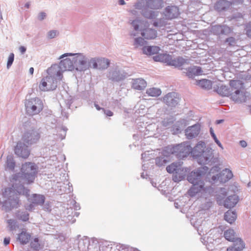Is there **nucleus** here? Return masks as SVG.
<instances>
[{
  "label": "nucleus",
  "instance_id": "nucleus-56",
  "mask_svg": "<svg viewBox=\"0 0 251 251\" xmlns=\"http://www.w3.org/2000/svg\"><path fill=\"white\" fill-rule=\"evenodd\" d=\"M128 11L133 16H137L139 15L138 12L135 9L130 10Z\"/></svg>",
  "mask_w": 251,
  "mask_h": 251
},
{
  "label": "nucleus",
  "instance_id": "nucleus-50",
  "mask_svg": "<svg viewBox=\"0 0 251 251\" xmlns=\"http://www.w3.org/2000/svg\"><path fill=\"white\" fill-rule=\"evenodd\" d=\"M43 209L46 211H51V206L49 202H47L45 203L43 207Z\"/></svg>",
  "mask_w": 251,
  "mask_h": 251
},
{
  "label": "nucleus",
  "instance_id": "nucleus-24",
  "mask_svg": "<svg viewBox=\"0 0 251 251\" xmlns=\"http://www.w3.org/2000/svg\"><path fill=\"white\" fill-rule=\"evenodd\" d=\"M146 81L142 78H138L132 79V88L138 90H144L147 87Z\"/></svg>",
  "mask_w": 251,
  "mask_h": 251
},
{
  "label": "nucleus",
  "instance_id": "nucleus-59",
  "mask_svg": "<svg viewBox=\"0 0 251 251\" xmlns=\"http://www.w3.org/2000/svg\"><path fill=\"white\" fill-rule=\"evenodd\" d=\"M240 145L243 148H245L247 146V142L245 141L241 140V141H240Z\"/></svg>",
  "mask_w": 251,
  "mask_h": 251
},
{
  "label": "nucleus",
  "instance_id": "nucleus-3",
  "mask_svg": "<svg viewBox=\"0 0 251 251\" xmlns=\"http://www.w3.org/2000/svg\"><path fill=\"white\" fill-rule=\"evenodd\" d=\"M19 200L12 188L2 189L0 193V205L2 210L9 212L14 208H17Z\"/></svg>",
  "mask_w": 251,
  "mask_h": 251
},
{
  "label": "nucleus",
  "instance_id": "nucleus-18",
  "mask_svg": "<svg viewBox=\"0 0 251 251\" xmlns=\"http://www.w3.org/2000/svg\"><path fill=\"white\" fill-rule=\"evenodd\" d=\"M25 143L22 141L18 142L15 147L14 152L19 157L27 158L29 155L30 151Z\"/></svg>",
  "mask_w": 251,
  "mask_h": 251
},
{
  "label": "nucleus",
  "instance_id": "nucleus-17",
  "mask_svg": "<svg viewBox=\"0 0 251 251\" xmlns=\"http://www.w3.org/2000/svg\"><path fill=\"white\" fill-rule=\"evenodd\" d=\"M107 77L112 81L119 82L124 80L127 76V73L124 70L115 68L110 71Z\"/></svg>",
  "mask_w": 251,
  "mask_h": 251
},
{
  "label": "nucleus",
  "instance_id": "nucleus-27",
  "mask_svg": "<svg viewBox=\"0 0 251 251\" xmlns=\"http://www.w3.org/2000/svg\"><path fill=\"white\" fill-rule=\"evenodd\" d=\"M185 176V172L181 168H174V181L177 182L183 179Z\"/></svg>",
  "mask_w": 251,
  "mask_h": 251
},
{
  "label": "nucleus",
  "instance_id": "nucleus-41",
  "mask_svg": "<svg viewBox=\"0 0 251 251\" xmlns=\"http://www.w3.org/2000/svg\"><path fill=\"white\" fill-rule=\"evenodd\" d=\"M8 225V227L11 231H13L18 227L17 222L13 219H9L6 221Z\"/></svg>",
  "mask_w": 251,
  "mask_h": 251
},
{
  "label": "nucleus",
  "instance_id": "nucleus-40",
  "mask_svg": "<svg viewBox=\"0 0 251 251\" xmlns=\"http://www.w3.org/2000/svg\"><path fill=\"white\" fill-rule=\"evenodd\" d=\"M17 217L19 220L26 222L29 219V214L26 212L19 211L17 213Z\"/></svg>",
  "mask_w": 251,
  "mask_h": 251
},
{
  "label": "nucleus",
  "instance_id": "nucleus-51",
  "mask_svg": "<svg viewBox=\"0 0 251 251\" xmlns=\"http://www.w3.org/2000/svg\"><path fill=\"white\" fill-rule=\"evenodd\" d=\"M227 2L226 1H219L216 4V8L217 9H221L222 10H224L225 9V7H221V6L224 4L225 3H226Z\"/></svg>",
  "mask_w": 251,
  "mask_h": 251
},
{
  "label": "nucleus",
  "instance_id": "nucleus-43",
  "mask_svg": "<svg viewBox=\"0 0 251 251\" xmlns=\"http://www.w3.org/2000/svg\"><path fill=\"white\" fill-rule=\"evenodd\" d=\"M205 148V144L203 142L199 143L195 147L194 150L198 151L200 153H202V156H204L203 150Z\"/></svg>",
  "mask_w": 251,
  "mask_h": 251
},
{
  "label": "nucleus",
  "instance_id": "nucleus-47",
  "mask_svg": "<svg viewBox=\"0 0 251 251\" xmlns=\"http://www.w3.org/2000/svg\"><path fill=\"white\" fill-rule=\"evenodd\" d=\"M70 205V207L74 208L75 210H79L80 209L79 204L77 203L75 200L71 201Z\"/></svg>",
  "mask_w": 251,
  "mask_h": 251
},
{
  "label": "nucleus",
  "instance_id": "nucleus-32",
  "mask_svg": "<svg viewBox=\"0 0 251 251\" xmlns=\"http://www.w3.org/2000/svg\"><path fill=\"white\" fill-rule=\"evenodd\" d=\"M224 236L225 238L229 241L234 243L236 239H239V238H236L235 233L232 229H229L225 231Z\"/></svg>",
  "mask_w": 251,
  "mask_h": 251
},
{
  "label": "nucleus",
  "instance_id": "nucleus-33",
  "mask_svg": "<svg viewBox=\"0 0 251 251\" xmlns=\"http://www.w3.org/2000/svg\"><path fill=\"white\" fill-rule=\"evenodd\" d=\"M237 218V214L234 211L228 210L225 214V219L230 224H232Z\"/></svg>",
  "mask_w": 251,
  "mask_h": 251
},
{
  "label": "nucleus",
  "instance_id": "nucleus-4",
  "mask_svg": "<svg viewBox=\"0 0 251 251\" xmlns=\"http://www.w3.org/2000/svg\"><path fill=\"white\" fill-rule=\"evenodd\" d=\"M16 190L20 194L25 195L27 198V201L30 202V204L25 206L26 210L32 211L34 209L36 205H42L44 204L45 200V197L43 195L34 194L29 196V190L25 188L22 185H20L16 187Z\"/></svg>",
  "mask_w": 251,
  "mask_h": 251
},
{
  "label": "nucleus",
  "instance_id": "nucleus-63",
  "mask_svg": "<svg viewBox=\"0 0 251 251\" xmlns=\"http://www.w3.org/2000/svg\"><path fill=\"white\" fill-rule=\"evenodd\" d=\"M34 72V68L33 67H31L29 68V72L31 75H32L33 74Z\"/></svg>",
  "mask_w": 251,
  "mask_h": 251
},
{
  "label": "nucleus",
  "instance_id": "nucleus-15",
  "mask_svg": "<svg viewBox=\"0 0 251 251\" xmlns=\"http://www.w3.org/2000/svg\"><path fill=\"white\" fill-rule=\"evenodd\" d=\"M164 17L155 21L153 25L155 27H162L166 25L168 23L167 21H171L173 19V6H168L163 12Z\"/></svg>",
  "mask_w": 251,
  "mask_h": 251
},
{
  "label": "nucleus",
  "instance_id": "nucleus-8",
  "mask_svg": "<svg viewBox=\"0 0 251 251\" xmlns=\"http://www.w3.org/2000/svg\"><path fill=\"white\" fill-rule=\"evenodd\" d=\"M158 155L156 157L155 164L158 167L165 166L171 162L173 156V147L168 146L161 150H157Z\"/></svg>",
  "mask_w": 251,
  "mask_h": 251
},
{
  "label": "nucleus",
  "instance_id": "nucleus-6",
  "mask_svg": "<svg viewBox=\"0 0 251 251\" xmlns=\"http://www.w3.org/2000/svg\"><path fill=\"white\" fill-rule=\"evenodd\" d=\"M38 167L31 162H25L21 168L22 176L21 179L27 184L32 183L37 173Z\"/></svg>",
  "mask_w": 251,
  "mask_h": 251
},
{
  "label": "nucleus",
  "instance_id": "nucleus-30",
  "mask_svg": "<svg viewBox=\"0 0 251 251\" xmlns=\"http://www.w3.org/2000/svg\"><path fill=\"white\" fill-rule=\"evenodd\" d=\"M233 176V174L231 170L228 169H225L223 171L222 175L218 176V178L219 179L221 176V181L226 182L232 178Z\"/></svg>",
  "mask_w": 251,
  "mask_h": 251
},
{
  "label": "nucleus",
  "instance_id": "nucleus-44",
  "mask_svg": "<svg viewBox=\"0 0 251 251\" xmlns=\"http://www.w3.org/2000/svg\"><path fill=\"white\" fill-rule=\"evenodd\" d=\"M59 35V31L57 30H51L47 33V37L49 39H53Z\"/></svg>",
  "mask_w": 251,
  "mask_h": 251
},
{
  "label": "nucleus",
  "instance_id": "nucleus-37",
  "mask_svg": "<svg viewBox=\"0 0 251 251\" xmlns=\"http://www.w3.org/2000/svg\"><path fill=\"white\" fill-rule=\"evenodd\" d=\"M143 23L145 26H149V23L148 21H141L140 20L136 19L132 21L131 24L133 26L135 31H138L139 29V24Z\"/></svg>",
  "mask_w": 251,
  "mask_h": 251
},
{
  "label": "nucleus",
  "instance_id": "nucleus-38",
  "mask_svg": "<svg viewBox=\"0 0 251 251\" xmlns=\"http://www.w3.org/2000/svg\"><path fill=\"white\" fill-rule=\"evenodd\" d=\"M146 43L147 42L142 37H138L134 39L133 45L135 48H138L144 46Z\"/></svg>",
  "mask_w": 251,
  "mask_h": 251
},
{
  "label": "nucleus",
  "instance_id": "nucleus-62",
  "mask_svg": "<svg viewBox=\"0 0 251 251\" xmlns=\"http://www.w3.org/2000/svg\"><path fill=\"white\" fill-rule=\"evenodd\" d=\"M94 105H95V107H96V108L98 110H100V109L102 110V108H101L100 106L97 104V103H95L94 104Z\"/></svg>",
  "mask_w": 251,
  "mask_h": 251
},
{
  "label": "nucleus",
  "instance_id": "nucleus-26",
  "mask_svg": "<svg viewBox=\"0 0 251 251\" xmlns=\"http://www.w3.org/2000/svg\"><path fill=\"white\" fill-rule=\"evenodd\" d=\"M31 238V235L25 230H23L18 235L17 240L22 244H26L28 243Z\"/></svg>",
  "mask_w": 251,
  "mask_h": 251
},
{
  "label": "nucleus",
  "instance_id": "nucleus-12",
  "mask_svg": "<svg viewBox=\"0 0 251 251\" xmlns=\"http://www.w3.org/2000/svg\"><path fill=\"white\" fill-rule=\"evenodd\" d=\"M60 60V61L58 65H52L47 70L48 76L51 77L53 79L56 81L57 79L61 80L63 77L62 72L66 71L68 72V70H64L62 68V66L61 65L62 59Z\"/></svg>",
  "mask_w": 251,
  "mask_h": 251
},
{
  "label": "nucleus",
  "instance_id": "nucleus-45",
  "mask_svg": "<svg viewBox=\"0 0 251 251\" xmlns=\"http://www.w3.org/2000/svg\"><path fill=\"white\" fill-rule=\"evenodd\" d=\"M184 126L183 123L178 122L176 123V125L174 126V133H178Z\"/></svg>",
  "mask_w": 251,
  "mask_h": 251
},
{
  "label": "nucleus",
  "instance_id": "nucleus-34",
  "mask_svg": "<svg viewBox=\"0 0 251 251\" xmlns=\"http://www.w3.org/2000/svg\"><path fill=\"white\" fill-rule=\"evenodd\" d=\"M197 84L201 88L205 89H210L212 87V81L206 79L198 81Z\"/></svg>",
  "mask_w": 251,
  "mask_h": 251
},
{
  "label": "nucleus",
  "instance_id": "nucleus-13",
  "mask_svg": "<svg viewBox=\"0 0 251 251\" xmlns=\"http://www.w3.org/2000/svg\"><path fill=\"white\" fill-rule=\"evenodd\" d=\"M217 201L219 205H223L227 208H230L237 204L239 201V198L235 194L226 198H223L221 196H219L217 198Z\"/></svg>",
  "mask_w": 251,
  "mask_h": 251
},
{
  "label": "nucleus",
  "instance_id": "nucleus-58",
  "mask_svg": "<svg viewBox=\"0 0 251 251\" xmlns=\"http://www.w3.org/2000/svg\"><path fill=\"white\" fill-rule=\"evenodd\" d=\"M26 48L24 46H21L19 48V50L22 54H24L26 51Z\"/></svg>",
  "mask_w": 251,
  "mask_h": 251
},
{
  "label": "nucleus",
  "instance_id": "nucleus-5",
  "mask_svg": "<svg viewBox=\"0 0 251 251\" xmlns=\"http://www.w3.org/2000/svg\"><path fill=\"white\" fill-rule=\"evenodd\" d=\"M205 168L206 171H207L208 168L205 167ZM201 169L205 170V168L203 167L198 170L197 172H192L187 177L188 180L193 184V186L189 191V195L191 196H194L196 193L204 190V183L201 181V178L202 175H204L205 173Z\"/></svg>",
  "mask_w": 251,
  "mask_h": 251
},
{
  "label": "nucleus",
  "instance_id": "nucleus-53",
  "mask_svg": "<svg viewBox=\"0 0 251 251\" xmlns=\"http://www.w3.org/2000/svg\"><path fill=\"white\" fill-rule=\"evenodd\" d=\"M172 121H169L168 120H164L162 122V124L164 127H168L169 125L172 124Z\"/></svg>",
  "mask_w": 251,
  "mask_h": 251
},
{
  "label": "nucleus",
  "instance_id": "nucleus-46",
  "mask_svg": "<svg viewBox=\"0 0 251 251\" xmlns=\"http://www.w3.org/2000/svg\"><path fill=\"white\" fill-rule=\"evenodd\" d=\"M14 60V54L13 53H10L7 59L6 67L7 69H9L13 64Z\"/></svg>",
  "mask_w": 251,
  "mask_h": 251
},
{
  "label": "nucleus",
  "instance_id": "nucleus-35",
  "mask_svg": "<svg viewBox=\"0 0 251 251\" xmlns=\"http://www.w3.org/2000/svg\"><path fill=\"white\" fill-rule=\"evenodd\" d=\"M161 93L160 89L155 87L150 88L146 90L147 94L151 97H158L161 94Z\"/></svg>",
  "mask_w": 251,
  "mask_h": 251
},
{
  "label": "nucleus",
  "instance_id": "nucleus-42",
  "mask_svg": "<svg viewBox=\"0 0 251 251\" xmlns=\"http://www.w3.org/2000/svg\"><path fill=\"white\" fill-rule=\"evenodd\" d=\"M31 248L34 251H38L40 248V244L39 243V240L38 238H35L33 241H31L30 243Z\"/></svg>",
  "mask_w": 251,
  "mask_h": 251
},
{
  "label": "nucleus",
  "instance_id": "nucleus-55",
  "mask_svg": "<svg viewBox=\"0 0 251 251\" xmlns=\"http://www.w3.org/2000/svg\"><path fill=\"white\" fill-rule=\"evenodd\" d=\"M102 110L107 116L110 117L113 115V112L109 110H105L104 108H102Z\"/></svg>",
  "mask_w": 251,
  "mask_h": 251
},
{
  "label": "nucleus",
  "instance_id": "nucleus-61",
  "mask_svg": "<svg viewBox=\"0 0 251 251\" xmlns=\"http://www.w3.org/2000/svg\"><path fill=\"white\" fill-rule=\"evenodd\" d=\"M68 185L69 186L68 192L69 193L72 192L73 191V189L72 184L70 182H68Z\"/></svg>",
  "mask_w": 251,
  "mask_h": 251
},
{
  "label": "nucleus",
  "instance_id": "nucleus-52",
  "mask_svg": "<svg viewBox=\"0 0 251 251\" xmlns=\"http://www.w3.org/2000/svg\"><path fill=\"white\" fill-rule=\"evenodd\" d=\"M46 17V14L45 12H40L38 15V19L40 21L43 20Z\"/></svg>",
  "mask_w": 251,
  "mask_h": 251
},
{
  "label": "nucleus",
  "instance_id": "nucleus-57",
  "mask_svg": "<svg viewBox=\"0 0 251 251\" xmlns=\"http://www.w3.org/2000/svg\"><path fill=\"white\" fill-rule=\"evenodd\" d=\"M166 170H167V172H168L170 174L173 173V163L168 165L166 167Z\"/></svg>",
  "mask_w": 251,
  "mask_h": 251
},
{
  "label": "nucleus",
  "instance_id": "nucleus-54",
  "mask_svg": "<svg viewBox=\"0 0 251 251\" xmlns=\"http://www.w3.org/2000/svg\"><path fill=\"white\" fill-rule=\"evenodd\" d=\"M150 155L149 151H146L144 153H142V159L143 160H149V155Z\"/></svg>",
  "mask_w": 251,
  "mask_h": 251
},
{
  "label": "nucleus",
  "instance_id": "nucleus-36",
  "mask_svg": "<svg viewBox=\"0 0 251 251\" xmlns=\"http://www.w3.org/2000/svg\"><path fill=\"white\" fill-rule=\"evenodd\" d=\"M58 134L57 136L58 137V139L60 140H63L65 139L66 135V132L67 131V128L65 126H60L56 128Z\"/></svg>",
  "mask_w": 251,
  "mask_h": 251
},
{
  "label": "nucleus",
  "instance_id": "nucleus-19",
  "mask_svg": "<svg viewBox=\"0 0 251 251\" xmlns=\"http://www.w3.org/2000/svg\"><path fill=\"white\" fill-rule=\"evenodd\" d=\"M160 187L161 188H163L161 189L162 194L165 195L167 198H168V200L169 201H172L173 200L171 197V192L173 188L172 185L170 180L166 179L162 182Z\"/></svg>",
  "mask_w": 251,
  "mask_h": 251
},
{
  "label": "nucleus",
  "instance_id": "nucleus-48",
  "mask_svg": "<svg viewBox=\"0 0 251 251\" xmlns=\"http://www.w3.org/2000/svg\"><path fill=\"white\" fill-rule=\"evenodd\" d=\"M210 134H211L212 137L213 138L215 142L217 143V144L220 147H221L222 149H223V146H222L221 143H220V142L218 140V139L216 137V135L214 133V131H213V129L211 128H210Z\"/></svg>",
  "mask_w": 251,
  "mask_h": 251
},
{
  "label": "nucleus",
  "instance_id": "nucleus-21",
  "mask_svg": "<svg viewBox=\"0 0 251 251\" xmlns=\"http://www.w3.org/2000/svg\"><path fill=\"white\" fill-rule=\"evenodd\" d=\"M232 86L231 85V81L229 83V87L225 85H221L218 86L216 91L222 96L231 97L232 93Z\"/></svg>",
  "mask_w": 251,
  "mask_h": 251
},
{
  "label": "nucleus",
  "instance_id": "nucleus-11",
  "mask_svg": "<svg viewBox=\"0 0 251 251\" xmlns=\"http://www.w3.org/2000/svg\"><path fill=\"white\" fill-rule=\"evenodd\" d=\"M192 152V149L187 143H183L174 147V154L178 158L183 159Z\"/></svg>",
  "mask_w": 251,
  "mask_h": 251
},
{
  "label": "nucleus",
  "instance_id": "nucleus-2",
  "mask_svg": "<svg viewBox=\"0 0 251 251\" xmlns=\"http://www.w3.org/2000/svg\"><path fill=\"white\" fill-rule=\"evenodd\" d=\"M134 6L140 10V14L147 19H153L159 15L158 10L164 6L163 0H137Z\"/></svg>",
  "mask_w": 251,
  "mask_h": 251
},
{
  "label": "nucleus",
  "instance_id": "nucleus-14",
  "mask_svg": "<svg viewBox=\"0 0 251 251\" xmlns=\"http://www.w3.org/2000/svg\"><path fill=\"white\" fill-rule=\"evenodd\" d=\"M57 86V81L51 77L47 76L41 79L39 88L41 91L46 92L55 90Z\"/></svg>",
  "mask_w": 251,
  "mask_h": 251
},
{
  "label": "nucleus",
  "instance_id": "nucleus-20",
  "mask_svg": "<svg viewBox=\"0 0 251 251\" xmlns=\"http://www.w3.org/2000/svg\"><path fill=\"white\" fill-rule=\"evenodd\" d=\"M155 61L161 62L166 65H173V59L171 55L166 53L157 54L153 57Z\"/></svg>",
  "mask_w": 251,
  "mask_h": 251
},
{
  "label": "nucleus",
  "instance_id": "nucleus-60",
  "mask_svg": "<svg viewBox=\"0 0 251 251\" xmlns=\"http://www.w3.org/2000/svg\"><path fill=\"white\" fill-rule=\"evenodd\" d=\"M10 238L9 237H8V238H5L4 239V240H3V243L6 246L7 245H8L10 243Z\"/></svg>",
  "mask_w": 251,
  "mask_h": 251
},
{
  "label": "nucleus",
  "instance_id": "nucleus-10",
  "mask_svg": "<svg viewBox=\"0 0 251 251\" xmlns=\"http://www.w3.org/2000/svg\"><path fill=\"white\" fill-rule=\"evenodd\" d=\"M89 70L92 68L94 70H104L110 65V60L104 57H94L89 59Z\"/></svg>",
  "mask_w": 251,
  "mask_h": 251
},
{
  "label": "nucleus",
  "instance_id": "nucleus-64",
  "mask_svg": "<svg viewBox=\"0 0 251 251\" xmlns=\"http://www.w3.org/2000/svg\"><path fill=\"white\" fill-rule=\"evenodd\" d=\"M247 34L248 36H251V30H247Z\"/></svg>",
  "mask_w": 251,
  "mask_h": 251
},
{
  "label": "nucleus",
  "instance_id": "nucleus-9",
  "mask_svg": "<svg viewBox=\"0 0 251 251\" xmlns=\"http://www.w3.org/2000/svg\"><path fill=\"white\" fill-rule=\"evenodd\" d=\"M25 107L29 114L34 115L39 114L43 110V103L38 98H31L25 101Z\"/></svg>",
  "mask_w": 251,
  "mask_h": 251
},
{
  "label": "nucleus",
  "instance_id": "nucleus-16",
  "mask_svg": "<svg viewBox=\"0 0 251 251\" xmlns=\"http://www.w3.org/2000/svg\"><path fill=\"white\" fill-rule=\"evenodd\" d=\"M40 135L39 129H30L25 132L22 138L24 142L28 145L36 143L40 139Z\"/></svg>",
  "mask_w": 251,
  "mask_h": 251
},
{
  "label": "nucleus",
  "instance_id": "nucleus-23",
  "mask_svg": "<svg viewBox=\"0 0 251 251\" xmlns=\"http://www.w3.org/2000/svg\"><path fill=\"white\" fill-rule=\"evenodd\" d=\"M142 36L146 39L151 40L157 37V31L152 28H141Z\"/></svg>",
  "mask_w": 251,
  "mask_h": 251
},
{
  "label": "nucleus",
  "instance_id": "nucleus-7",
  "mask_svg": "<svg viewBox=\"0 0 251 251\" xmlns=\"http://www.w3.org/2000/svg\"><path fill=\"white\" fill-rule=\"evenodd\" d=\"M232 86V93L230 99L236 102H244L247 100L246 92L245 91L244 84L240 80H231Z\"/></svg>",
  "mask_w": 251,
  "mask_h": 251
},
{
  "label": "nucleus",
  "instance_id": "nucleus-1",
  "mask_svg": "<svg viewBox=\"0 0 251 251\" xmlns=\"http://www.w3.org/2000/svg\"><path fill=\"white\" fill-rule=\"evenodd\" d=\"M89 59L83 52L65 53L58 57V59H62V68L68 72H82L89 70Z\"/></svg>",
  "mask_w": 251,
  "mask_h": 251
},
{
  "label": "nucleus",
  "instance_id": "nucleus-25",
  "mask_svg": "<svg viewBox=\"0 0 251 251\" xmlns=\"http://www.w3.org/2000/svg\"><path fill=\"white\" fill-rule=\"evenodd\" d=\"M245 248V244L241 239H237L233 245L228 248L226 251H241Z\"/></svg>",
  "mask_w": 251,
  "mask_h": 251
},
{
  "label": "nucleus",
  "instance_id": "nucleus-39",
  "mask_svg": "<svg viewBox=\"0 0 251 251\" xmlns=\"http://www.w3.org/2000/svg\"><path fill=\"white\" fill-rule=\"evenodd\" d=\"M164 102L168 106H171L173 104V94L169 93L163 98Z\"/></svg>",
  "mask_w": 251,
  "mask_h": 251
},
{
  "label": "nucleus",
  "instance_id": "nucleus-28",
  "mask_svg": "<svg viewBox=\"0 0 251 251\" xmlns=\"http://www.w3.org/2000/svg\"><path fill=\"white\" fill-rule=\"evenodd\" d=\"M143 52L147 55H153L157 54L160 51V48L157 46L144 47L142 49Z\"/></svg>",
  "mask_w": 251,
  "mask_h": 251
},
{
  "label": "nucleus",
  "instance_id": "nucleus-49",
  "mask_svg": "<svg viewBox=\"0 0 251 251\" xmlns=\"http://www.w3.org/2000/svg\"><path fill=\"white\" fill-rule=\"evenodd\" d=\"M226 42L228 43L229 46H234L235 44V40L232 37L227 38Z\"/></svg>",
  "mask_w": 251,
  "mask_h": 251
},
{
  "label": "nucleus",
  "instance_id": "nucleus-22",
  "mask_svg": "<svg viewBox=\"0 0 251 251\" xmlns=\"http://www.w3.org/2000/svg\"><path fill=\"white\" fill-rule=\"evenodd\" d=\"M200 126L198 125H195L188 127L185 130V135L187 138L192 139L196 137L200 133Z\"/></svg>",
  "mask_w": 251,
  "mask_h": 251
},
{
  "label": "nucleus",
  "instance_id": "nucleus-29",
  "mask_svg": "<svg viewBox=\"0 0 251 251\" xmlns=\"http://www.w3.org/2000/svg\"><path fill=\"white\" fill-rule=\"evenodd\" d=\"M201 68L200 67L194 66L188 69L186 75L189 77H193L195 75H200L202 73Z\"/></svg>",
  "mask_w": 251,
  "mask_h": 251
},
{
  "label": "nucleus",
  "instance_id": "nucleus-31",
  "mask_svg": "<svg viewBox=\"0 0 251 251\" xmlns=\"http://www.w3.org/2000/svg\"><path fill=\"white\" fill-rule=\"evenodd\" d=\"M15 167V162L12 155H8L6 158L5 169L6 171H13Z\"/></svg>",
  "mask_w": 251,
  "mask_h": 251
}]
</instances>
